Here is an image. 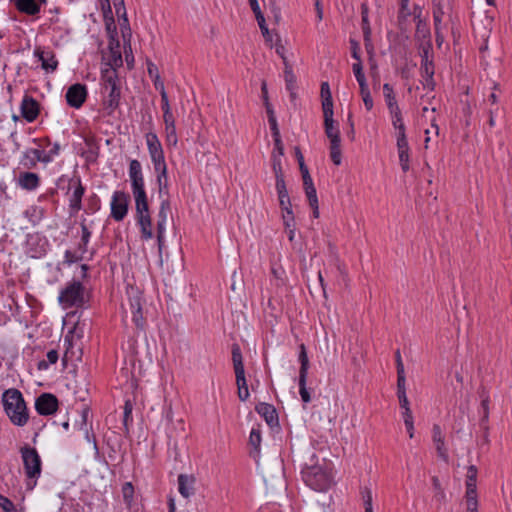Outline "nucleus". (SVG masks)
I'll return each instance as SVG.
<instances>
[{"mask_svg":"<svg viewBox=\"0 0 512 512\" xmlns=\"http://www.w3.org/2000/svg\"><path fill=\"white\" fill-rule=\"evenodd\" d=\"M129 177L131 180L132 192L136 204L137 221L141 228L142 238L153 237L152 222L148 208L147 195L144 189V178L141 163L134 159L130 161Z\"/></svg>","mask_w":512,"mask_h":512,"instance_id":"nucleus-1","label":"nucleus"},{"mask_svg":"<svg viewBox=\"0 0 512 512\" xmlns=\"http://www.w3.org/2000/svg\"><path fill=\"white\" fill-rule=\"evenodd\" d=\"M331 471V465L325 459L311 458L302 470V478L311 489L324 492L333 484Z\"/></svg>","mask_w":512,"mask_h":512,"instance_id":"nucleus-2","label":"nucleus"},{"mask_svg":"<svg viewBox=\"0 0 512 512\" xmlns=\"http://www.w3.org/2000/svg\"><path fill=\"white\" fill-rule=\"evenodd\" d=\"M3 407L10 421L16 426H24L29 420L28 409L22 393L17 389H8L2 395Z\"/></svg>","mask_w":512,"mask_h":512,"instance_id":"nucleus-3","label":"nucleus"},{"mask_svg":"<svg viewBox=\"0 0 512 512\" xmlns=\"http://www.w3.org/2000/svg\"><path fill=\"white\" fill-rule=\"evenodd\" d=\"M127 299L122 303V308L127 316L131 315L132 321L135 325L143 329L145 325V319L142 313V292L134 286H128L126 290Z\"/></svg>","mask_w":512,"mask_h":512,"instance_id":"nucleus-4","label":"nucleus"},{"mask_svg":"<svg viewBox=\"0 0 512 512\" xmlns=\"http://www.w3.org/2000/svg\"><path fill=\"white\" fill-rule=\"evenodd\" d=\"M419 53L421 56V75L424 79L423 85L429 90H434V64L432 56V44L430 40L420 42Z\"/></svg>","mask_w":512,"mask_h":512,"instance_id":"nucleus-5","label":"nucleus"},{"mask_svg":"<svg viewBox=\"0 0 512 512\" xmlns=\"http://www.w3.org/2000/svg\"><path fill=\"white\" fill-rule=\"evenodd\" d=\"M24 468L30 481L27 483L28 489H33L36 485V478L41 474V459L35 448L24 447L21 450Z\"/></svg>","mask_w":512,"mask_h":512,"instance_id":"nucleus-6","label":"nucleus"},{"mask_svg":"<svg viewBox=\"0 0 512 512\" xmlns=\"http://www.w3.org/2000/svg\"><path fill=\"white\" fill-rule=\"evenodd\" d=\"M146 143L156 174H159V178L165 177L166 162L164 158L163 148L157 135L152 132L147 133Z\"/></svg>","mask_w":512,"mask_h":512,"instance_id":"nucleus-7","label":"nucleus"},{"mask_svg":"<svg viewBox=\"0 0 512 512\" xmlns=\"http://www.w3.org/2000/svg\"><path fill=\"white\" fill-rule=\"evenodd\" d=\"M232 360L238 388V397L241 401H246L249 397V390L245 378L242 354L238 345H234L232 348Z\"/></svg>","mask_w":512,"mask_h":512,"instance_id":"nucleus-8","label":"nucleus"},{"mask_svg":"<svg viewBox=\"0 0 512 512\" xmlns=\"http://www.w3.org/2000/svg\"><path fill=\"white\" fill-rule=\"evenodd\" d=\"M58 301L65 308L82 306L84 303V286L78 281H73L61 291Z\"/></svg>","mask_w":512,"mask_h":512,"instance_id":"nucleus-9","label":"nucleus"},{"mask_svg":"<svg viewBox=\"0 0 512 512\" xmlns=\"http://www.w3.org/2000/svg\"><path fill=\"white\" fill-rule=\"evenodd\" d=\"M300 370H299V393L303 402L308 403L311 400V396L306 387L307 375L309 369V359L306 353L305 345H300L299 353Z\"/></svg>","mask_w":512,"mask_h":512,"instance_id":"nucleus-10","label":"nucleus"},{"mask_svg":"<svg viewBox=\"0 0 512 512\" xmlns=\"http://www.w3.org/2000/svg\"><path fill=\"white\" fill-rule=\"evenodd\" d=\"M129 196L122 191L113 194L111 202V215L116 221H121L128 211Z\"/></svg>","mask_w":512,"mask_h":512,"instance_id":"nucleus-11","label":"nucleus"},{"mask_svg":"<svg viewBox=\"0 0 512 512\" xmlns=\"http://www.w3.org/2000/svg\"><path fill=\"white\" fill-rule=\"evenodd\" d=\"M35 409L40 415H52L58 409V399L53 394L43 393L36 399Z\"/></svg>","mask_w":512,"mask_h":512,"instance_id":"nucleus-12","label":"nucleus"},{"mask_svg":"<svg viewBox=\"0 0 512 512\" xmlns=\"http://www.w3.org/2000/svg\"><path fill=\"white\" fill-rule=\"evenodd\" d=\"M87 97L86 86L80 83L73 84L66 92L65 98L69 106L80 108Z\"/></svg>","mask_w":512,"mask_h":512,"instance_id":"nucleus-13","label":"nucleus"},{"mask_svg":"<svg viewBox=\"0 0 512 512\" xmlns=\"http://www.w3.org/2000/svg\"><path fill=\"white\" fill-rule=\"evenodd\" d=\"M73 188V192L69 199L70 209L74 212H78L82 207V197L84 195L85 189L82 186L81 180L79 177L71 178L69 181V189Z\"/></svg>","mask_w":512,"mask_h":512,"instance_id":"nucleus-14","label":"nucleus"},{"mask_svg":"<svg viewBox=\"0 0 512 512\" xmlns=\"http://www.w3.org/2000/svg\"><path fill=\"white\" fill-rule=\"evenodd\" d=\"M433 3V19L435 29L438 30L445 15H450L452 11L451 0H432Z\"/></svg>","mask_w":512,"mask_h":512,"instance_id":"nucleus-15","label":"nucleus"},{"mask_svg":"<svg viewBox=\"0 0 512 512\" xmlns=\"http://www.w3.org/2000/svg\"><path fill=\"white\" fill-rule=\"evenodd\" d=\"M21 114L28 122L34 121L39 114L38 102L30 96H25L21 104Z\"/></svg>","mask_w":512,"mask_h":512,"instance_id":"nucleus-16","label":"nucleus"},{"mask_svg":"<svg viewBox=\"0 0 512 512\" xmlns=\"http://www.w3.org/2000/svg\"><path fill=\"white\" fill-rule=\"evenodd\" d=\"M11 2L20 12L36 15L40 12V7L46 3V0H11Z\"/></svg>","mask_w":512,"mask_h":512,"instance_id":"nucleus-17","label":"nucleus"},{"mask_svg":"<svg viewBox=\"0 0 512 512\" xmlns=\"http://www.w3.org/2000/svg\"><path fill=\"white\" fill-rule=\"evenodd\" d=\"M104 93H107L104 99V109L108 115H111L119 105L120 87L111 86L110 89L104 90Z\"/></svg>","mask_w":512,"mask_h":512,"instance_id":"nucleus-18","label":"nucleus"},{"mask_svg":"<svg viewBox=\"0 0 512 512\" xmlns=\"http://www.w3.org/2000/svg\"><path fill=\"white\" fill-rule=\"evenodd\" d=\"M196 479L193 475L180 474L178 476V491L184 498H189L195 493Z\"/></svg>","mask_w":512,"mask_h":512,"instance_id":"nucleus-19","label":"nucleus"},{"mask_svg":"<svg viewBox=\"0 0 512 512\" xmlns=\"http://www.w3.org/2000/svg\"><path fill=\"white\" fill-rule=\"evenodd\" d=\"M34 55L41 61V66L47 72H53L56 70L58 62L55 56L51 52H44L40 48L35 49Z\"/></svg>","mask_w":512,"mask_h":512,"instance_id":"nucleus-20","label":"nucleus"},{"mask_svg":"<svg viewBox=\"0 0 512 512\" xmlns=\"http://www.w3.org/2000/svg\"><path fill=\"white\" fill-rule=\"evenodd\" d=\"M324 127H325V133L328 139L330 140V143L333 141H339L340 139V132L337 127L334 126V120H333V111H324Z\"/></svg>","mask_w":512,"mask_h":512,"instance_id":"nucleus-21","label":"nucleus"},{"mask_svg":"<svg viewBox=\"0 0 512 512\" xmlns=\"http://www.w3.org/2000/svg\"><path fill=\"white\" fill-rule=\"evenodd\" d=\"M255 410L258 414L264 417L265 421L269 426L276 425L278 423V416L276 409L267 403H259Z\"/></svg>","mask_w":512,"mask_h":512,"instance_id":"nucleus-22","label":"nucleus"},{"mask_svg":"<svg viewBox=\"0 0 512 512\" xmlns=\"http://www.w3.org/2000/svg\"><path fill=\"white\" fill-rule=\"evenodd\" d=\"M433 432V442L435 444L438 456L442 458L444 461H448V454L445 448L444 437L442 435V431L439 425L435 424L432 429Z\"/></svg>","mask_w":512,"mask_h":512,"instance_id":"nucleus-23","label":"nucleus"},{"mask_svg":"<svg viewBox=\"0 0 512 512\" xmlns=\"http://www.w3.org/2000/svg\"><path fill=\"white\" fill-rule=\"evenodd\" d=\"M19 185L26 190H34L39 185V176L33 172L20 173L18 178Z\"/></svg>","mask_w":512,"mask_h":512,"instance_id":"nucleus-24","label":"nucleus"},{"mask_svg":"<svg viewBox=\"0 0 512 512\" xmlns=\"http://www.w3.org/2000/svg\"><path fill=\"white\" fill-rule=\"evenodd\" d=\"M276 190L281 209L292 207L284 179H280V181L276 182Z\"/></svg>","mask_w":512,"mask_h":512,"instance_id":"nucleus-25","label":"nucleus"},{"mask_svg":"<svg viewBox=\"0 0 512 512\" xmlns=\"http://www.w3.org/2000/svg\"><path fill=\"white\" fill-rule=\"evenodd\" d=\"M466 506H467V512H478V500H477V487L467 485L466 486Z\"/></svg>","mask_w":512,"mask_h":512,"instance_id":"nucleus-26","label":"nucleus"},{"mask_svg":"<svg viewBox=\"0 0 512 512\" xmlns=\"http://www.w3.org/2000/svg\"><path fill=\"white\" fill-rule=\"evenodd\" d=\"M322 109L324 111H333V100L328 82L321 84Z\"/></svg>","mask_w":512,"mask_h":512,"instance_id":"nucleus-27","label":"nucleus"},{"mask_svg":"<svg viewBox=\"0 0 512 512\" xmlns=\"http://www.w3.org/2000/svg\"><path fill=\"white\" fill-rule=\"evenodd\" d=\"M397 148L399 153V161L403 171L409 169V146L407 141L397 142Z\"/></svg>","mask_w":512,"mask_h":512,"instance_id":"nucleus-28","label":"nucleus"},{"mask_svg":"<svg viewBox=\"0 0 512 512\" xmlns=\"http://www.w3.org/2000/svg\"><path fill=\"white\" fill-rule=\"evenodd\" d=\"M481 397V408L483 411V416L480 419V426H483L485 424H488L489 420V396L484 388L481 389L479 392Z\"/></svg>","mask_w":512,"mask_h":512,"instance_id":"nucleus-29","label":"nucleus"},{"mask_svg":"<svg viewBox=\"0 0 512 512\" xmlns=\"http://www.w3.org/2000/svg\"><path fill=\"white\" fill-rule=\"evenodd\" d=\"M284 78L286 83V88L288 91L295 90L296 87V76L293 73L292 66L288 62V60H285L284 65Z\"/></svg>","mask_w":512,"mask_h":512,"instance_id":"nucleus-30","label":"nucleus"},{"mask_svg":"<svg viewBox=\"0 0 512 512\" xmlns=\"http://www.w3.org/2000/svg\"><path fill=\"white\" fill-rule=\"evenodd\" d=\"M103 89L108 90L111 86H118L117 72L114 68L107 69L102 74Z\"/></svg>","mask_w":512,"mask_h":512,"instance_id":"nucleus-31","label":"nucleus"},{"mask_svg":"<svg viewBox=\"0 0 512 512\" xmlns=\"http://www.w3.org/2000/svg\"><path fill=\"white\" fill-rule=\"evenodd\" d=\"M330 157L335 165H340L342 161L341 140L330 143Z\"/></svg>","mask_w":512,"mask_h":512,"instance_id":"nucleus-32","label":"nucleus"},{"mask_svg":"<svg viewBox=\"0 0 512 512\" xmlns=\"http://www.w3.org/2000/svg\"><path fill=\"white\" fill-rule=\"evenodd\" d=\"M352 69H353L355 78L359 84V88L368 86L364 72H363L362 61L354 63L352 65Z\"/></svg>","mask_w":512,"mask_h":512,"instance_id":"nucleus-33","label":"nucleus"},{"mask_svg":"<svg viewBox=\"0 0 512 512\" xmlns=\"http://www.w3.org/2000/svg\"><path fill=\"white\" fill-rule=\"evenodd\" d=\"M397 397L399 400L400 407L404 409L403 413H407V409H410V407L406 395V385H397Z\"/></svg>","mask_w":512,"mask_h":512,"instance_id":"nucleus-34","label":"nucleus"},{"mask_svg":"<svg viewBox=\"0 0 512 512\" xmlns=\"http://www.w3.org/2000/svg\"><path fill=\"white\" fill-rule=\"evenodd\" d=\"M364 45L369 55V60L372 61V56H374V47L371 39V27H366L365 31H363Z\"/></svg>","mask_w":512,"mask_h":512,"instance_id":"nucleus-35","label":"nucleus"},{"mask_svg":"<svg viewBox=\"0 0 512 512\" xmlns=\"http://www.w3.org/2000/svg\"><path fill=\"white\" fill-rule=\"evenodd\" d=\"M282 211H283L282 219H283L284 228L286 229V228L295 227V216H294L292 207L282 209Z\"/></svg>","mask_w":512,"mask_h":512,"instance_id":"nucleus-36","label":"nucleus"},{"mask_svg":"<svg viewBox=\"0 0 512 512\" xmlns=\"http://www.w3.org/2000/svg\"><path fill=\"white\" fill-rule=\"evenodd\" d=\"M81 228H82V237H81V242L78 247V251L81 252L82 254H84L87 252V245H88L91 233L85 224H82Z\"/></svg>","mask_w":512,"mask_h":512,"instance_id":"nucleus-37","label":"nucleus"},{"mask_svg":"<svg viewBox=\"0 0 512 512\" xmlns=\"http://www.w3.org/2000/svg\"><path fill=\"white\" fill-rule=\"evenodd\" d=\"M123 500L127 506H131L134 495V487L130 482H126L122 487Z\"/></svg>","mask_w":512,"mask_h":512,"instance_id":"nucleus-38","label":"nucleus"},{"mask_svg":"<svg viewBox=\"0 0 512 512\" xmlns=\"http://www.w3.org/2000/svg\"><path fill=\"white\" fill-rule=\"evenodd\" d=\"M416 19H417L416 35L418 37H422L423 38L422 41L430 40L429 39V35H430L429 30L426 27V24L423 23L422 19L420 18V14H418L416 16Z\"/></svg>","mask_w":512,"mask_h":512,"instance_id":"nucleus-39","label":"nucleus"},{"mask_svg":"<svg viewBox=\"0 0 512 512\" xmlns=\"http://www.w3.org/2000/svg\"><path fill=\"white\" fill-rule=\"evenodd\" d=\"M360 95L362 97L365 108L370 111L373 108L374 102L370 94L368 86L360 88Z\"/></svg>","mask_w":512,"mask_h":512,"instance_id":"nucleus-40","label":"nucleus"},{"mask_svg":"<svg viewBox=\"0 0 512 512\" xmlns=\"http://www.w3.org/2000/svg\"><path fill=\"white\" fill-rule=\"evenodd\" d=\"M272 168L275 173L276 182L280 181V179H284L281 166V158L277 157L275 153L272 155Z\"/></svg>","mask_w":512,"mask_h":512,"instance_id":"nucleus-41","label":"nucleus"},{"mask_svg":"<svg viewBox=\"0 0 512 512\" xmlns=\"http://www.w3.org/2000/svg\"><path fill=\"white\" fill-rule=\"evenodd\" d=\"M170 212V202L162 200L160 209L157 215V222H167L168 214Z\"/></svg>","mask_w":512,"mask_h":512,"instance_id":"nucleus-42","label":"nucleus"},{"mask_svg":"<svg viewBox=\"0 0 512 512\" xmlns=\"http://www.w3.org/2000/svg\"><path fill=\"white\" fill-rule=\"evenodd\" d=\"M166 229V222H157V242L159 253H162L164 247V233Z\"/></svg>","mask_w":512,"mask_h":512,"instance_id":"nucleus-43","label":"nucleus"},{"mask_svg":"<svg viewBox=\"0 0 512 512\" xmlns=\"http://www.w3.org/2000/svg\"><path fill=\"white\" fill-rule=\"evenodd\" d=\"M249 444L255 449L256 453L259 452V447L261 444V434L258 429H252L249 437Z\"/></svg>","mask_w":512,"mask_h":512,"instance_id":"nucleus-44","label":"nucleus"},{"mask_svg":"<svg viewBox=\"0 0 512 512\" xmlns=\"http://www.w3.org/2000/svg\"><path fill=\"white\" fill-rule=\"evenodd\" d=\"M166 142L168 146H176L178 138L176 134V126L165 127Z\"/></svg>","mask_w":512,"mask_h":512,"instance_id":"nucleus-45","label":"nucleus"},{"mask_svg":"<svg viewBox=\"0 0 512 512\" xmlns=\"http://www.w3.org/2000/svg\"><path fill=\"white\" fill-rule=\"evenodd\" d=\"M256 19H257L258 25L261 29L262 35L265 38L266 42H272V34L266 25L264 16L260 15V16L256 17Z\"/></svg>","mask_w":512,"mask_h":512,"instance_id":"nucleus-46","label":"nucleus"},{"mask_svg":"<svg viewBox=\"0 0 512 512\" xmlns=\"http://www.w3.org/2000/svg\"><path fill=\"white\" fill-rule=\"evenodd\" d=\"M405 427L409 434L410 438L414 437V425H413V416L411 409H407V413H403Z\"/></svg>","mask_w":512,"mask_h":512,"instance_id":"nucleus-47","label":"nucleus"},{"mask_svg":"<svg viewBox=\"0 0 512 512\" xmlns=\"http://www.w3.org/2000/svg\"><path fill=\"white\" fill-rule=\"evenodd\" d=\"M383 94H384V98H385V102H386L387 106L390 105V103L397 102L393 88L390 84L385 83L383 85Z\"/></svg>","mask_w":512,"mask_h":512,"instance_id":"nucleus-48","label":"nucleus"},{"mask_svg":"<svg viewBox=\"0 0 512 512\" xmlns=\"http://www.w3.org/2000/svg\"><path fill=\"white\" fill-rule=\"evenodd\" d=\"M477 468L476 466L474 465H470L468 468H467V475H466V486L467 485H472V486H476V482H477Z\"/></svg>","mask_w":512,"mask_h":512,"instance_id":"nucleus-49","label":"nucleus"},{"mask_svg":"<svg viewBox=\"0 0 512 512\" xmlns=\"http://www.w3.org/2000/svg\"><path fill=\"white\" fill-rule=\"evenodd\" d=\"M113 4L116 10V14L123 18L125 23H128L124 0H113Z\"/></svg>","mask_w":512,"mask_h":512,"instance_id":"nucleus-50","label":"nucleus"},{"mask_svg":"<svg viewBox=\"0 0 512 512\" xmlns=\"http://www.w3.org/2000/svg\"><path fill=\"white\" fill-rule=\"evenodd\" d=\"M365 512H373L372 507V494L369 488L365 487L362 491Z\"/></svg>","mask_w":512,"mask_h":512,"instance_id":"nucleus-51","label":"nucleus"},{"mask_svg":"<svg viewBox=\"0 0 512 512\" xmlns=\"http://www.w3.org/2000/svg\"><path fill=\"white\" fill-rule=\"evenodd\" d=\"M133 410V404L130 400L125 401L124 405V418H123V424L128 428V423L132 420L131 414Z\"/></svg>","mask_w":512,"mask_h":512,"instance_id":"nucleus-52","label":"nucleus"},{"mask_svg":"<svg viewBox=\"0 0 512 512\" xmlns=\"http://www.w3.org/2000/svg\"><path fill=\"white\" fill-rule=\"evenodd\" d=\"M113 43L110 44L111 50V64L113 66H121L122 65V55L120 50H114Z\"/></svg>","mask_w":512,"mask_h":512,"instance_id":"nucleus-53","label":"nucleus"},{"mask_svg":"<svg viewBox=\"0 0 512 512\" xmlns=\"http://www.w3.org/2000/svg\"><path fill=\"white\" fill-rule=\"evenodd\" d=\"M397 366V385H406V377L404 364L402 361H398Z\"/></svg>","mask_w":512,"mask_h":512,"instance_id":"nucleus-54","label":"nucleus"},{"mask_svg":"<svg viewBox=\"0 0 512 512\" xmlns=\"http://www.w3.org/2000/svg\"><path fill=\"white\" fill-rule=\"evenodd\" d=\"M350 48H351V55L356 60V62L361 61L360 57V44L358 41L354 39H350Z\"/></svg>","mask_w":512,"mask_h":512,"instance_id":"nucleus-55","label":"nucleus"},{"mask_svg":"<svg viewBox=\"0 0 512 512\" xmlns=\"http://www.w3.org/2000/svg\"><path fill=\"white\" fill-rule=\"evenodd\" d=\"M0 507L4 512H12L15 508L13 502L2 495H0Z\"/></svg>","mask_w":512,"mask_h":512,"instance_id":"nucleus-56","label":"nucleus"},{"mask_svg":"<svg viewBox=\"0 0 512 512\" xmlns=\"http://www.w3.org/2000/svg\"><path fill=\"white\" fill-rule=\"evenodd\" d=\"M300 171H301V174H302L304 189L305 188H309V187H313L314 184H313L312 178H311V176L309 174L308 168L301 169Z\"/></svg>","mask_w":512,"mask_h":512,"instance_id":"nucleus-57","label":"nucleus"},{"mask_svg":"<svg viewBox=\"0 0 512 512\" xmlns=\"http://www.w3.org/2000/svg\"><path fill=\"white\" fill-rule=\"evenodd\" d=\"M42 152H43V150H39V149H34V148L29 149L26 152V157L31 158L33 161V164H35L36 161L40 162V159L42 157Z\"/></svg>","mask_w":512,"mask_h":512,"instance_id":"nucleus-58","label":"nucleus"},{"mask_svg":"<svg viewBox=\"0 0 512 512\" xmlns=\"http://www.w3.org/2000/svg\"><path fill=\"white\" fill-rule=\"evenodd\" d=\"M305 194L308 199L309 204L318 202L317 193L315 187L305 188Z\"/></svg>","mask_w":512,"mask_h":512,"instance_id":"nucleus-59","label":"nucleus"},{"mask_svg":"<svg viewBox=\"0 0 512 512\" xmlns=\"http://www.w3.org/2000/svg\"><path fill=\"white\" fill-rule=\"evenodd\" d=\"M82 258H83V254L81 252H80V255H77L76 253L71 252L69 250H67L65 252V262H67L69 264L77 262V261L81 260Z\"/></svg>","mask_w":512,"mask_h":512,"instance_id":"nucleus-60","label":"nucleus"},{"mask_svg":"<svg viewBox=\"0 0 512 512\" xmlns=\"http://www.w3.org/2000/svg\"><path fill=\"white\" fill-rule=\"evenodd\" d=\"M361 16H362V30L365 31L366 27H370L368 20V7L366 4H362L361 6Z\"/></svg>","mask_w":512,"mask_h":512,"instance_id":"nucleus-61","label":"nucleus"},{"mask_svg":"<svg viewBox=\"0 0 512 512\" xmlns=\"http://www.w3.org/2000/svg\"><path fill=\"white\" fill-rule=\"evenodd\" d=\"M165 127L175 126V119L171 110L163 111Z\"/></svg>","mask_w":512,"mask_h":512,"instance_id":"nucleus-62","label":"nucleus"},{"mask_svg":"<svg viewBox=\"0 0 512 512\" xmlns=\"http://www.w3.org/2000/svg\"><path fill=\"white\" fill-rule=\"evenodd\" d=\"M276 53L282 58L283 64L285 65V60H287L285 56V47L280 43V39L277 36V42L275 44Z\"/></svg>","mask_w":512,"mask_h":512,"instance_id":"nucleus-63","label":"nucleus"},{"mask_svg":"<svg viewBox=\"0 0 512 512\" xmlns=\"http://www.w3.org/2000/svg\"><path fill=\"white\" fill-rule=\"evenodd\" d=\"M387 107H388L391 117L402 116L401 110H400L397 102L390 103V105H388Z\"/></svg>","mask_w":512,"mask_h":512,"instance_id":"nucleus-64","label":"nucleus"}]
</instances>
